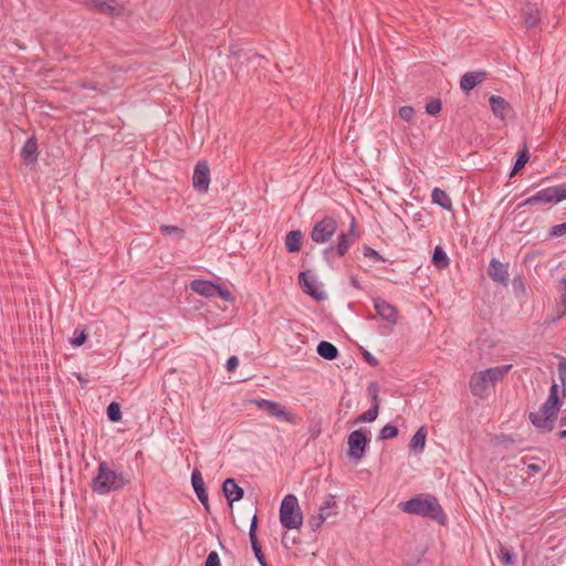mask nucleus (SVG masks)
<instances>
[{
  "label": "nucleus",
  "instance_id": "obj_1",
  "mask_svg": "<svg viewBox=\"0 0 566 566\" xmlns=\"http://www.w3.org/2000/svg\"><path fill=\"white\" fill-rule=\"evenodd\" d=\"M398 507L408 514L436 521L440 525L447 523V515L438 499L429 493H421L408 501L400 502Z\"/></svg>",
  "mask_w": 566,
  "mask_h": 566
},
{
  "label": "nucleus",
  "instance_id": "obj_2",
  "mask_svg": "<svg viewBox=\"0 0 566 566\" xmlns=\"http://www.w3.org/2000/svg\"><path fill=\"white\" fill-rule=\"evenodd\" d=\"M562 406L563 400L559 398V386L553 381L549 387L548 397L542 405L539 412H530L528 419L538 431L551 432L554 429Z\"/></svg>",
  "mask_w": 566,
  "mask_h": 566
},
{
  "label": "nucleus",
  "instance_id": "obj_3",
  "mask_svg": "<svg viewBox=\"0 0 566 566\" xmlns=\"http://www.w3.org/2000/svg\"><path fill=\"white\" fill-rule=\"evenodd\" d=\"M128 483L129 479L123 472L112 469L106 461H101L97 474L91 482V489L97 494H108L122 490Z\"/></svg>",
  "mask_w": 566,
  "mask_h": 566
},
{
  "label": "nucleus",
  "instance_id": "obj_4",
  "mask_svg": "<svg viewBox=\"0 0 566 566\" xmlns=\"http://www.w3.org/2000/svg\"><path fill=\"white\" fill-rule=\"evenodd\" d=\"M280 523L286 530L300 528L303 525V513L294 494H287L280 505Z\"/></svg>",
  "mask_w": 566,
  "mask_h": 566
},
{
  "label": "nucleus",
  "instance_id": "obj_5",
  "mask_svg": "<svg viewBox=\"0 0 566 566\" xmlns=\"http://www.w3.org/2000/svg\"><path fill=\"white\" fill-rule=\"evenodd\" d=\"M358 238L359 234L356 232V220L353 218L348 231L340 232L337 238V243L331 244L323 251L325 260L331 261L334 256H344Z\"/></svg>",
  "mask_w": 566,
  "mask_h": 566
},
{
  "label": "nucleus",
  "instance_id": "obj_6",
  "mask_svg": "<svg viewBox=\"0 0 566 566\" xmlns=\"http://www.w3.org/2000/svg\"><path fill=\"white\" fill-rule=\"evenodd\" d=\"M563 200H566V184L556 185L552 187L544 188L537 191L535 195L525 199L521 206H533L537 203H558Z\"/></svg>",
  "mask_w": 566,
  "mask_h": 566
},
{
  "label": "nucleus",
  "instance_id": "obj_7",
  "mask_svg": "<svg viewBox=\"0 0 566 566\" xmlns=\"http://www.w3.org/2000/svg\"><path fill=\"white\" fill-rule=\"evenodd\" d=\"M338 223L332 216H325L313 226L310 237L313 242L324 244L331 241L336 233Z\"/></svg>",
  "mask_w": 566,
  "mask_h": 566
},
{
  "label": "nucleus",
  "instance_id": "obj_8",
  "mask_svg": "<svg viewBox=\"0 0 566 566\" xmlns=\"http://www.w3.org/2000/svg\"><path fill=\"white\" fill-rule=\"evenodd\" d=\"M348 457L354 460L364 458L369 443V438L363 429L354 430L349 433L348 439Z\"/></svg>",
  "mask_w": 566,
  "mask_h": 566
},
{
  "label": "nucleus",
  "instance_id": "obj_9",
  "mask_svg": "<svg viewBox=\"0 0 566 566\" xmlns=\"http://www.w3.org/2000/svg\"><path fill=\"white\" fill-rule=\"evenodd\" d=\"M261 410L265 411L268 415L275 417L277 419H282L289 423H294L296 420V416L286 410V408L277 401H272L268 399H258L253 401Z\"/></svg>",
  "mask_w": 566,
  "mask_h": 566
},
{
  "label": "nucleus",
  "instance_id": "obj_10",
  "mask_svg": "<svg viewBox=\"0 0 566 566\" xmlns=\"http://www.w3.org/2000/svg\"><path fill=\"white\" fill-rule=\"evenodd\" d=\"M88 9L111 17H119L124 12V7L116 0H81Z\"/></svg>",
  "mask_w": 566,
  "mask_h": 566
},
{
  "label": "nucleus",
  "instance_id": "obj_11",
  "mask_svg": "<svg viewBox=\"0 0 566 566\" xmlns=\"http://www.w3.org/2000/svg\"><path fill=\"white\" fill-rule=\"evenodd\" d=\"M298 284L303 292L315 301H324L326 298V293L318 289L315 275L310 270L300 272Z\"/></svg>",
  "mask_w": 566,
  "mask_h": 566
},
{
  "label": "nucleus",
  "instance_id": "obj_12",
  "mask_svg": "<svg viewBox=\"0 0 566 566\" xmlns=\"http://www.w3.org/2000/svg\"><path fill=\"white\" fill-rule=\"evenodd\" d=\"M210 185V168L207 161H198L193 169L192 187L200 193H206Z\"/></svg>",
  "mask_w": 566,
  "mask_h": 566
},
{
  "label": "nucleus",
  "instance_id": "obj_13",
  "mask_svg": "<svg viewBox=\"0 0 566 566\" xmlns=\"http://www.w3.org/2000/svg\"><path fill=\"white\" fill-rule=\"evenodd\" d=\"M374 308L378 316L388 322L391 326L398 322V310L395 305L390 304L381 297L374 298Z\"/></svg>",
  "mask_w": 566,
  "mask_h": 566
},
{
  "label": "nucleus",
  "instance_id": "obj_14",
  "mask_svg": "<svg viewBox=\"0 0 566 566\" xmlns=\"http://www.w3.org/2000/svg\"><path fill=\"white\" fill-rule=\"evenodd\" d=\"M488 275L490 279L503 286L509 285V263H502L496 259H492L489 263Z\"/></svg>",
  "mask_w": 566,
  "mask_h": 566
},
{
  "label": "nucleus",
  "instance_id": "obj_15",
  "mask_svg": "<svg viewBox=\"0 0 566 566\" xmlns=\"http://www.w3.org/2000/svg\"><path fill=\"white\" fill-rule=\"evenodd\" d=\"M559 301L555 304L553 314L546 318L545 324H554L566 314V279L559 281Z\"/></svg>",
  "mask_w": 566,
  "mask_h": 566
},
{
  "label": "nucleus",
  "instance_id": "obj_16",
  "mask_svg": "<svg viewBox=\"0 0 566 566\" xmlns=\"http://www.w3.org/2000/svg\"><path fill=\"white\" fill-rule=\"evenodd\" d=\"M522 18L527 28H535L542 20V11L537 3L526 2L522 8Z\"/></svg>",
  "mask_w": 566,
  "mask_h": 566
},
{
  "label": "nucleus",
  "instance_id": "obj_17",
  "mask_svg": "<svg viewBox=\"0 0 566 566\" xmlns=\"http://www.w3.org/2000/svg\"><path fill=\"white\" fill-rule=\"evenodd\" d=\"M191 484L193 488V491L198 497V500L201 502V504L205 506L206 511L209 512V500L208 494L205 488V482L201 475V472L198 469H195L191 473Z\"/></svg>",
  "mask_w": 566,
  "mask_h": 566
},
{
  "label": "nucleus",
  "instance_id": "obj_18",
  "mask_svg": "<svg viewBox=\"0 0 566 566\" xmlns=\"http://www.w3.org/2000/svg\"><path fill=\"white\" fill-rule=\"evenodd\" d=\"M222 492L229 504L240 501L244 496V490L237 484L233 478H228L223 481Z\"/></svg>",
  "mask_w": 566,
  "mask_h": 566
},
{
  "label": "nucleus",
  "instance_id": "obj_19",
  "mask_svg": "<svg viewBox=\"0 0 566 566\" xmlns=\"http://www.w3.org/2000/svg\"><path fill=\"white\" fill-rule=\"evenodd\" d=\"M485 78H486V72H484V71L467 72L465 74H463L461 76L460 88L464 93H469L476 85L482 83Z\"/></svg>",
  "mask_w": 566,
  "mask_h": 566
},
{
  "label": "nucleus",
  "instance_id": "obj_20",
  "mask_svg": "<svg viewBox=\"0 0 566 566\" xmlns=\"http://www.w3.org/2000/svg\"><path fill=\"white\" fill-rule=\"evenodd\" d=\"M489 102L494 116L497 118L505 119L507 114L512 111L510 103L502 96L492 95Z\"/></svg>",
  "mask_w": 566,
  "mask_h": 566
},
{
  "label": "nucleus",
  "instance_id": "obj_21",
  "mask_svg": "<svg viewBox=\"0 0 566 566\" xmlns=\"http://www.w3.org/2000/svg\"><path fill=\"white\" fill-rule=\"evenodd\" d=\"M21 157L27 165H32L38 160V140L35 137H30L24 143L21 149Z\"/></svg>",
  "mask_w": 566,
  "mask_h": 566
},
{
  "label": "nucleus",
  "instance_id": "obj_22",
  "mask_svg": "<svg viewBox=\"0 0 566 566\" xmlns=\"http://www.w3.org/2000/svg\"><path fill=\"white\" fill-rule=\"evenodd\" d=\"M216 283L208 280H193L190 283V290L201 296L214 297Z\"/></svg>",
  "mask_w": 566,
  "mask_h": 566
},
{
  "label": "nucleus",
  "instance_id": "obj_23",
  "mask_svg": "<svg viewBox=\"0 0 566 566\" xmlns=\"http://www.w3.org/2000/svg\"><path fill=\"white\" fill-rule=\"evenodd\" d=\"M512 365H503V366H496V367H491V368H488L485 370H483V375L485 376L486 378V381L489 384H496L497 381L502 380L509 373L510 370L512 369Z\"/></svg>",
  "mask_w": 566,
  "mask_h": 566
},
{
  "label": "nucleus",
  "instance_id": "obj_24",
  "mask_svg": "<svg viewBox=\"0 0 566 566\" xmlns=\"http://www.w3.org/2000/svg\"><path fill=\"white\" fill-rule=\"evenodd\" d=\"M488 381L482 371L473 373L470 378V390L473 396L482 397L486 390Z\"/></svg>",
  "mask_w": 566,
  "mask_h": 566
},
{
  "label": "nucleus",
  "instance_id": "obj_25",
  "mask_svg": "<svg viewBox=\"0 0 566 566\" xmlns=\"http://www.w3.org/2000/svg\"><path fill=\"white\" fill-rule=\"evenodd\" d=\"M318 513L326 516L327 520L332 516H336L338 514V504L336 501V496L333 494H327L324 497L323 503L318 507Z\"/></svg>",
  "mask_w": 566,
  "mask_h": 566
},
{
  "label": "nucleus",
  "instance_id": "obj_26",
  "mask_svg": "<svg viewBox=\"0 0 566 566\" xmlns=\"http://www.w3.org/2000/svg\"><path fill=\"white\" fill-rule=\"evenodd\" d=\"M303 233L301 230H292L285 235V249L289 253H295L301 250Z\"/></svg>",
  "mask_w": 566,
  "mask_h": 566
},
{
  "label": "nucleus",
  "instance_id": "obj_27",
  "mask_svg": "<svg viewBox=\"0 0 566 566\" xmlns=\"http://www.w3.org/2000/svg\"><path fill=\"white\" fill-rule=\"evenodd\" d=\"M431 201L434 205H438L448 211L452 210V200H451L450 196L441 188H438V187L433 188V190L431 192Z\"/></svg>",
  "mask_w": 566,
  "mask_h": 566
},
{
  "label": "nucleus",
  "instance_id": "obj_28",
  "mask_svg": "<svg viewBox=\"0 0 566 566\" xmlns=\"http://www.w3.org/2000/svg\"><path fill=\"white\" fill-rule=\"evenodd\" d=\"M316 350L317 354L326 360H334L338 356L337 347L327 340L319 342Z\"/></svg>",
  "mask_w": 566,
  "mask_h": 566
},
{
  "label": "nucleus",
  "instance_id": "obj_29",
  "mask_svg": "<svg viewBox=\"0 0 566 566\" xmlns=\"http://www.w3.org/2000/svg\"><path fill=\"white\" fill-rule=\"evenodd\" d=\"M431 261L432 264L439 270H443L449 266V258L440 245L434 248Z\"/></svg>",
  "mask_w": 566,
  "mask_h": 566
},
{
  "label": "nucleus",
  "instance_id": "obj_30",
  "mask_svg": "<svg viewBox=\"0 0 566 566\" xmlns=\"http://www.w3.org/2000/svg\"><path fill=\"white\" fill-rule=\"evenodd\" d=\"M530 159V154L526 145H524L523 149L517 153V157L515 159L514 166L512 168V171L510 172L509 177L512 178L515 176L521 169L525 167Z\"/></svg>",
  "mask_w": 566,
  "mask_h": 566
},
{
  "label": "nucleus",
  "instance_id": "obj_31",
  "mask_svg": "<svg viewBox=\"0 0 566 566\" xmlns=\"http://www.w3.org/2000/svg\"><path fill=\"white\" fill-rule=\"evenodd\" d=\"M427 431L424 427H420L411 438L409 448L413 451H422L426 444Z\"/></svg>",
  "mask_w": 566,
  "mask_h": 566
},
{
  "label": "nucleus",
  "instance_id": "obj_32",
  "mask_svg": "<svg viewBox=\"0 0 566 566\" xmlns=\"http://www.w3.org/2000/svg\"><path fill=\"white\" fill-rule=\"evenodd\" d=\"M379 411H377V403H373L371 407L360 413L355 420L354 423H360V422H373L378 417Z\"/></svg>",
  "mask_w": 566,
  "mask_h": 566
},
{
  "label": "nucleus",
  "instance_id": "obj_33",
  "mask_svg": "<svg viewBox=\"0 0 566 566\" xmlns=\"http://www.w3.org/2000/svg\"><path fill=\"white\" fill-rule=\"evenodd\" d=\"M106 415L109 421L118 422L122 419V410L119 403L112 401L106 408Z\"/></svg>",
  "mask_w": 566,
  "mask_h": 566
},
{
  "label": "nucleus",
  "instance_id": "obj_34",
  "mask_svg": "<svg viewBox=\"0 0 566 566\" xmlns=\"http://www.w3.org/2000/svg\"><path fill=\"white\" fill-rule=\"evenodd\" d=\"M558 377L562 384V395L566 399V358L560 357L558 361Z\"/></svg>",
  "mask_w": 566,
  "mask_h": 566
},
{
  "label": "nucleus",
  "instance_id": "obj_35",
  "mask_svg": "<svg viewBox=\"0 0 566 566\" xmlns=\"http://www.w3.org/2000/svg\"><path fill=\"white\" fill-rule=\"evenodd\" d=\"M398 433H399V430L396 426L386 424L380 429L378 439H380V440L392 439V438H396L398 436Z\"/></svg>",
  "mask_w": 566,
  "mask_h": 566
},
{
  "label": "nucleus",
  "instance_id": "obj_36",
  "mask_svg": "<svg viewBox=\"0 0 566 566\" xmlns=\"http://www.w3.org/2000/svg\"><path fill=\"white\" fill-rule=\"evenodd\" d=\"M159 230L163 234H176L179 240L185 238V230L176 226L161 224Z\"/></svg>",
  "mask_w": 566,
  "mask_h": 566
},
{
  "label": "nucleus",
  "instance_id": "obj_37",
  "mask_svg": "<svg viewBox=\"0 0 566 566\" xmlns=\"http://www.w3.org/2000/svg\"><path fill=\"white\" fill-rule=\"evenodd\" d=\"M251 547H252V551H253L254 556L258 559L259 564L261 566H268V563H266L265 556L262 552L259 539L251 541Z\"/></svg>",
  "mask_w": 566,
  "mask_h": 566
},
{
  "label": "nucleus",
  "instance_id": "obj_38",
  "mask_svg": "<svg viewBox=\"0 0 566 566\" xmlns=\"http://www.w3.org/2000/svg\"><path fill=\"white\" fill-rule=\"evenodd\" d=\"M442 108V102L439 98H432L430 102L426 105V112L427 114L431 116H436L441 112Z\"/></svg>",
  "mask_w": 566,
  "mask_h": 566
},
{
  "label": "nucleus",
  "instance_id": "obj_39",
  "mask_svg": "<svg viewBox=\"0 0 566 566\" xmlns=\"http://www.w3.org/2000/svg\"><path fill=\"white\" fill-rule=\"evenodd\" d=\"M86 339H87V334H86L85 329L76 328L74 331V336L71 339V344L75 347H80L83 344H85Z\"/></svg>",
  "mask_w": 566,
  "mask_h": 566
},
{
  "label": "nucleus",
  "instance_id": "obj_40",
  "mask_svg": "<svg viewBox=\"0 0 566 566\" xmlns=\"http://www.w3.org/2000/svg\"><path fill=\"white\" fill-rule=\"evenodd\" d=\"M325 521H327L326 516L318 513L317 515H313L308 518V526L313 532H316Z\"/></svg>",
  "mask_w": 566,
  "mask_h": 566
},
{
  "label": "nucleus",
  "instance_id": "obj_41",
  "mask_svg": "<svg viewBox=\"0 0 566 566\" xmlns=\"http://www.w3.org/2000/svg\"><path fill=\"white\" fill-rule=\"evenodd\" d=\"M214 296H219V297H221L224 301H231L232 300V294L229 291V289H227L226 286H223L221 284H218V283H216Z\"/></svg>",
  "mask_w": 566,
  "mask_h": 566
},
{
  "label": "nucleus",
  "instance_id": "obj_42",
  "mask_svg": "<svg viewBox=\"0 0 566 566\" xmlns=\"http://www.w3.org/2000/svg\"><path fill=\"white\" fill-rule=\"evenodd\" d=\"M500 559L505 565H512L514 562V554L506 547H501Z\"/></svg>",
  "mask_w": 566,
  "mask_h": 566
},
{
  "label": "nucleus",
  "instance_id": "obj_43",
  "mask_svg": "<svg viewBox=\"0 0 566 566\" xmlns=\"http://www.w3.org/2000/svg\"><path fill=\"white\" fill-rule=\"evenodd\" d=\"M548 234L552 238H558L566 234V222L551 227Z\"/></svg>",
  "mask_w": 566,
  "mask_h": 566
},
{
  "label": "nucleus",
  "instance_id": "obj_44",
  "mask_svg": "<svg viewBox=\"0 0 566 566\" xmlns=\"http://www.w3.org/2000/svg\"><path fill=\"white\" fill-rule=\"evenodd\" d=\"M363 254L365 258L374 259L377 262H385L386 260L376 251L375 249L370 247H365Z\"/></svg>",
  "mask_w": 566,
  "mask_h": 566
},
{
  "label": "nucleus",
  "instance_id": "obj_45",
  "mask_svg": "<svg viewBox=\"0 0 566 566\" xmlns=\"http://www.w3.org/2000/svg\"><path fill=\"white\" fill-rule=\"evenodd\" d=\"M399 116L406 120L411 122L415 116V109L411 106H402L399 109Z\"/></svg>",
  "mask_w": 566,
  "mask_h": 566
},
{
  "label": "nucleus",
  "instance_id": "obj_46",
  "mask_svg": "<svg viewBox=\"0 0 566 566\" xmlns=\"http://www.w3.org/2000/svg\"><path fill=\"white\" fill-rule=\"evenodd\" d=\"M203 566H221L219 554L216 551H211L208 554Z\"/></svg>",
  "mask_w": 566,
  "mask_h": 566
},
{
  "label": "nucleus",
  "instance_id": "obj_47",
  "mask_svg": "<svg viewBox=\"0 0 566 566\" xmlns=\"http://www.w3.org/2000/svg\"><path fill=\"white\" fill-rule=\"evenodd\" d=\"M512 285L516 293L517 292L525 293L524 279L522 275L514 276L512 280Z\"/></svg>",
  "mask_w": 566,
  "mask_h": 566
},
{
  "label": "nucleus",
  "instance_id": "obj_48",
  "mask_svg": "<svg viewBox=\"0 0 566 566\" xmlns=\"http://www.w3.org/2000/svg\"><path fill=\"white\" fill-rule=\"evenodd\" d=\"M76 86L81 87V88H85V90H92V91L98 90V84L96 82L86 81V80L78 81L76 83Z\"/></svg>",
  "mask_w": 566,
  "mask_h": 566
},
{
  "label": "nucleus",
  "instance_id": "obj_49",
  "mask_svg": "<svg viewBox=\"0 0 566 566\" xmlns=\"http://www.w3.org/2000/svg\"><path fill=\"white\" fill-rule=\"evenodd\" d=\"M256 530H258V517H256V515H254L252 517V521H251V524H250V531H249L250 542L254 541V539H258Z\"/></svg>",
  "mask_w": 566,
  "mask_h": 566
},
{
  "label": "nucleus",
  "instance_id": "obj_50",
  "mask_svg": "<svg viewBox=\"0 0 566 566\" xmlns=\"http://www.w3.org/2000/svg\"><path fill=\"white\" fill-rule=\"evenodd\" d=\"M363 357H364V360H365L368 365H370V366H373V367H376V366H378V364H379L378 359H376V358H375V357H374V356H373L368 350H366V349H365V350H363Z\"/></svg>",
  "mask_w": 566,
  "mask_h": 566
},
{
  "label": "nucleus",
  "instance_id": "obj_51",
  "mask_svg": "<svg viewBox=\"0 0 566 566\" xmlns=\"http://www.w3.org/2000/svg\"><path fill=\"white\" fill-rule=\"evenodd\" d=\"M238 365H239V359H238V357H237V356H231V357L227 360V365H226V367H227V370H228L229 373H232V371H234V370H235V368L238 367Z\"/></svg>",
  "mask_w": 566,
  "mask_h": 566
},
{
  "label": "nucleus",
  "instance_id": "obj_52",
  "mask_svg": "<svg viewBox=\"0 0 566 566\" xmlns=\"http://www.w3.org/2000/svg\"><path fill=\"white\" fill-rule=\"evenodd\" d=\"M297 543V541L295 538H289L286 534L283 535L282 537V545L286 548V549H290L292 545H295Z\"/></svg>",
  "mask_w": 566,
  "mask_h": 566
},
{
  "label": "nucleus",
  "instance_id": "obj_53",
  "mask_svg": "<svg viewBox=\"0 0 566 566\" xmlns=\"http://www.w3.org/2000/svg\"><path fill=\"white\" fill-rule=\"evenodd\" d=\"M378 391H379V388H378V385L377 382H370L369 386H368V392L369 395L373 397V396H376L378 395Z\"/></svg>",
  "mask_w": 566,
  "mask_h": 566
},
{
  "label": "nucleus",
  "instance_id": "obj_54",
  "mask_svg": "<svg viewBox=\"0 0 566 566\" xmlns=\"http://www.w3.org/2000/svg\"><path fill=\"white\" fill-rule=\"evenodd\" d=\"M74 376L82 387H85L87 385L88 379L85 378L81 373H74Z\"/></svg>",
  "mask_w": 566,
  "mask_h": 566
},
{
  "label": "nucleus",
  "instance_id": "obj_55",
  "mask_svg": "<svg viewBox=\"0 0 566 566\" xmlns=\"http://www.w3.org/2000/svg\"><path fill=\"white\" fill-rule=\"evenodd\" d=\"M542 469H543V467L537 463H531L527 465V470L533 473H538L542 471Z\"/></svg>",
  "mask_w": 566,
  "mask_h": 566
},
{
  "label": "nucleus",
  "instance_id": "obj_56",
  "mask_svg": "<svg viewBox=\"0 0 566 566\" xmlns=\"http://www.w3.org/2000/svg\"><path fill=\"white\" fill-rule=\"evenodd\" d=\"M310 433H311V437H312L313 439H316V438L319 436V433H321V429H319L318 427H316V426H315V427H312V428L310 429Z\"/></svg>",
  "mask_w": 566,
  "mask_h": 566
},
{
  "label": "nucleus",
  "instance_id": "obj_57",
  "mask_svg": "<svg viewBox=\"0 0 566 566\" xmlns=\"http://www.w3.org/2000/svg\"><path fill=\"white\" fill-rule=\"evenodd\" d=\"M350 284L356 290H361L363 289L356 276H350Z\"/></svg>",
  "mask_w": 566,
  "mask_h": 566
},
{
  "label": "nucleus",
  "instance_id": "obj_58",
  "mask_svg": "<svg viewBox=\"0 0 566 566\" xmlns=\"http://www.w3.org/2000/svg\"><path fill=\"white\" fill-rule=\"evenodd\" d=\"M373 403H377V411H379V397L378 395L371 397Z\"/></svg>",
  "mask_w": 566,
  "mask_h": 566
},
{
  "label": "nucleus",
  "instance_id": "obj_59",
  "mask_svg": "<svg viewBox=\"0 0 566 566\" xmlns=\"http://www.w3.org/2000/svg\"><path fill=\"white\" fill-rule=\"evenodd\" d=\"M558 439H566V430H560L557 432Z\"/></svg>",
  "mask_w": 566,
  "mask_h": 566
},
{
  "label": "nucleus",
  "instance_id": "obj_60",
  "mask_svg": "<svg viewBox=\"0 0 566 566\" xmlns=\"http://www.w3.org/2000/svg\"><path fill=\"white\" fill-rule=\"evenodd\" d=\"M559 424H560L562 427H566V416H565V417H562V418L559 419Z\"/></svg>",
  "mask_w": 566,
  "mask_h": 566
},
{
  "label": "nucleus",
  "instance_id": "obj_61",
  "mask_svg": "<svg viewBox=\"0 0 566 566\" xmlns=\"http://www.w3.org/2000/svg\"><path fill=\"white\" fill-rule=\"evenodd\" d=\"M230 59H233V57H239V52H231V55L229 56Z\"/></svg>",
  "mask_w": 566,
  "mask_h": 566
}]
</instances>
